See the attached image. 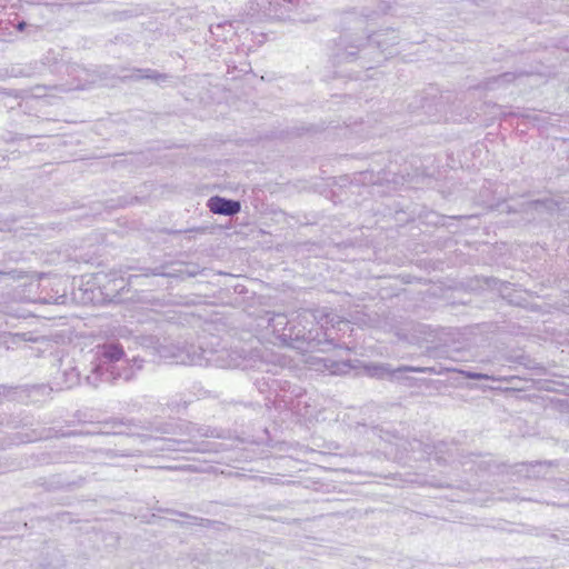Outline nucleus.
Wrapping results in <instances>:
<instances>
[{
	"label": "nucleus",
	"instance_id": "2",
	"mask_svg": "<svg viewBox=\"0 0 569 569\" xmlns=\"http://www.w3.org/2000/svg\"><path fill=\"white\" fill-rule=\"evenodd\" d=\"M90 365L84 381L91 387H98L100 382L133 379L137 371L141 370L143 360L138 357L129 360L120 343L109 341L96 347Z\"/></svg>",
	"mask_w": 569,
	"mask_h": 569
},
{
	"label": "nucleus",
	"instance_id": "24",
	"mask_svg": "<svg viewBox=\"0 0 569 569\" xmlns=\"http://www.w3.org/2000/svg\"><path fill=\"white\" fill-rule=\"evenodd\" d=\"M405 371H413V372H425L427 369L425 368H415V367H405Z\"/></svg>",
	"mask_w": 569,
	"mask_h": 569
},
{
	"label": "nucleus",
	"instance_id": "15",
	"mask_svg": "<svg viewBox=\"0 0 569 569\" xmlns=\"http://www.w3.org/2000/svg\"><path fill=\"white\" fill-rule=\"evenodd\" d=\"M458 373H460L466 379H475V380H496L493 376L476 372L471 370H458Z\"/></svg>",
	"mask_w": 569,
	"mask_h": 569
},
{
	"label": "nucleus",
	"instance_id": "1",
	"mask_svg": "<svg viewBox=\"0 0 569 569\" xmlns=\"http://www.w3.org/2000/svg\"><path fill=\"white\" fill-rule=\"evenodd\" d=\"M142 347L153 350L161 359L179 365L190 366H214L219 368H247L241 355L236 350L222 348H203L199 346L200 351H179L178 337L171 336L144 337L141 341Z\"/></svg>",
	"mask_w": 569,
	"mask_h": 569
},
{
	"label": "nucleus",
	"instance_id": "6",
	"mask_svg": "<svg viewBox=\"0 0 569 569\" xmlns=\"http://www.w3.org/2000/svg\"><path fill=\"white\" fill-rule=\"evenodd\" d=\"M61 279L58 277H50V276H41L39 280V286L42 289L50 287V292H48L46 296L39 298L43 303H56L61 305L64 303L67 299L66 289L61 288Z\"/></svg>",
	"mask_w": 569,
	"mask_h": 569
},
{
	"label": "nucleus",
	"instance_id": "5",
	"mask_svg": "<svg viewBox=\"0 0 569 569\" xmlns=\"http://www.w3.org/2000/svg\"><path fill=\"white\" fill-rule=\"evenodd\" d=\"M261 320L267 323L266 327L271 329L272 333H274L283 345L291 346L295 341H300V339L306 338L307 327L303 326L302 329L298 328L295 325V320L288 318L284 313L267 311Z\"/></svg>",
	"mask_w": 569,
	"mask_h": 569
},
{
	"label": "nucleus",
	"instance_id": "14",
	"mask_svg": "<svg viewBox=\"0 0 569 569\" xmlns=\"http://www.w3.org/2000/svg\"><path fill=\"white\" fill-rule=\"evenodd\" d=\"M530 207L537 211H553L555 209H559V203L555 201L553 199H546V200H537L530 203Z\"/></svg>",
	"mask_w": 569,
	"mask_h": 569
},
{
	"label": "nucleus",
	"instance_id": "4",
	"mask_svg": "<svg viewBox=\"0 0 569 569\" xmlns=\"http://www.w3.org/2000/svg\"><path fill=\"white\" fill-rule=\"evenodd\" d=\"M183 433L189 436V439H160V445L157 449L162 451H179V452H219L222 450L221 443L198 441V438H219L220 433L210 427H198L194 423L186 422L181 425Z\"/></svg>",
	"mask_w": 569,
	"mask_h": 569
},
{
	"label": "nucleus",
	"instance_id": "10",
	"mask_svg": "<svg viewBox=\"0 0 569 569\" xmlns=\"http://www.w3.org/2000/svg\"><path fill=\"white\" fill-rule=\"evenodd\" d=\"M291 319L295 320V325L298 328L302 329V327L306 326L307 329H308L306 338L305 339H300V341H306V340L312 339L311 331H312V327H313V322H315L316 316L311 311L302 310V311L293 312L291 315Z\"/></svg>",
	"mask_w": 569,
	"mask_h": 569
},
{
	"label": "nucleus",
	"instance_id": "23",
	"mask_svg": "<svg viewBox=\"0 0 569 569\" xmlns=\"http://www.w3.org/2000/svg\"><path fill=\"white\" fill-rule=\"evenodd\" d=\"M39 438H40V437H38V436H28V435H27L26 437H20V438H19V441H20V442H32V441L38 440Z\"/></svg>",
	"mask_w": 569,
	"mask_h": 569
},
{
	"label": "nucleus",
	"instance_id": "12",
	"mask_svg": "<svg viewBox=\"0 0 569 569\" xmlns=\"http://www.w3.org/2000/svg\"><path fill=\"white\" fill-rule=\"evenodd\" d=\"M62 381L61 382H57V386L60 388V389H70L74 386H77L78 383H80V380H81V373L79 372V370L77 368H69V369H64L63 372H62Z\"/></svg>",
	"mask_w": 569,
	"mask_h": 569
},
{
	"label": "nucleus",
	"instance_id": "22",
	"mask_svg": "<svg viewBox=\"0 0 569 569\" xmlns=\"http://www.w3.org/2000/svg\"><path fill=\"white\" fill-rule=\"evenodd\" d=\"M106 278H107V276L103 273H97L94 276V280H96L97 284H99L100 287L102 286L104 289H108L107 286L103 283V280Z\"/></svg>",
	"mask_w": 569,
	"mask_h": 569
},
{
	"label": "nucleus",
	"instance_id": "27",
	"mask_svg": "<svg viewBox=\"0 0 569 569\" xmlns=\"http://www.w3.org/2000/svg\"><path fill=\"white\" fill-rule=\"evenodd\" d=\"M60 566V561L57 560L56 563L49 562L48 567H51L52 569H57Z\"/></svg>",
	"mask_w": 569,
	"mask_h": 569
},
{
	"label": "nucleus",
	"instance_id": "21",
	"mask_svg": "<svg viewBox=\"0 0 569 569\" xmlns=\"http://www.w3.org/2000/svg\"><path fill=\"white\" fill-rule=\"evenodd\" d=\"M515 79V76L512 73H503V74H500L496 81L499 82V83H505V82H510Z\"/></svg>",
	"mask_w": 569,
	"mask_h": 569
},
{
	"label": "nucleus",
	"instance_id": "28",
	"mask_svg": "<svg viewBox=\"0 0 569 569\" xmlns=\"http://www.w3.org/2000/svg\"><path fill=\"white\" fill-rule=\"evenodd\" d=\"M346 19H347L349 22H351V20H353V19H355L353 13H349V14L347 16V18H346Z\"/></svg>",
	"mask_w": 569,
	"mask_h": 569
},
{
	"label": "nucleus",
	"instance_id": "26",
	"mask_svg": "<svg viewBox=\"0 0 569 569\" xmlns=\"http://www.w3.org/2000/svg\"><path fill=\"white\" fill-rule=\"evenodd\" d=\"M222 27H223V26L219 23V24H217V26H211V27H210V30H211V32H212V33H214V31H216V30H219V29H221Z\"/></svg>",
	"mask_w": 569,
	"mask_h": 569
},
{
	"label": "nucleus",
	"instance_id": "7",
	"mask_svg": "<svg viewBox=\"0 0 569 569\" xmlns=\"http://www.w3.org/2000/svg\"><path fill=\"white\" fill-rule=\"evenodd\" d=\"M208 208L212 213L232 217L240 212L241 204L238 200L214 196L208 200Z\"/></svg>",
	"mask_w": 569,
	"mask_h": 569
},
{
	"label": "nucleus",
	"instance_id": "3",
	"mask_svg": "<svg viewBox=\"0 0 569 569\" xmlns=\"http://www.w3.org/2000/svg\"><path fill=\"white\" fill-rule=\"evenodd\" d=\"M398 42V34L395 30L378 31L372 34L357 36L346 30L339 38L336 59L338 62L353 60L357 52H375L379 61L380 57L387 58L383 53Z\"/></svg>",
	"mask_w": 569,
	"mask_h": 569
},
{
	"label": "nucleus",
	"instance_id": "11",
	"mask_svg": "<svg viewBox=\"0 0 569 569\" xmlns=\"http://www.w3.org/2000/svg\"><path fill=\"white\" fill-rule=\"evenodd\" d=\"M126 78L149 79V80L157 82L158 84H162L164 82H168L172 77L170 74L160 73L157 70L147 68V69H137V70H134V74H132L130 77L126 76Z\"/></svg>",
	"mask_w": 569,
	"mask_h": 569
},
{
	"label": "nucleus",
	"instance_id": "20",
	"mask_svg": "<svg viewBox=\"0 0 569 569\" xmlns=\"http://www.w3.org/2000/svg\"><path fill=\"white\" fill-rule=\"evenodd\" d=\"M112 282H113V287L110 289L111 291L123 290L126 287V281L122 278L121 279L113 278Z\"/></svg>",
	"mask_w": 569,
	"mask_h": 569
},
{
	"label": "nucleus",
	"instance_id": "18",
	"mask_svg": "<svg viewBox=\"0 0 569 569\" xmlns=\"http://www.w3.org/2000/svg\"><path fill=\"white\" fill-rule=\"evenodd\" d=\"M385 12H386V8H385V7H383V8H380V11H379V12H378V11H375V10H370V11H369V10H367V9H366V11H363V12L361 13V18L357 19V21H356V22H357V24H359V27H360V26H362V24H363L365 20H366V21H367V20H373L378 14H380V13H385Z\"/></svg>",
	"mask_w": 569,
	"mask_h": 569
},
{
	"label": "nucleus",
	"instance_id": "16",
	"mask_svg": "<svg viewBox=\"0 0 569 569\" xmlns=\"http://www.w3.org/2000/svg\"><path fill=\"white\" fill-rule=\"evenodd\" d=\"M267 385L269 387V390L271 392H274L276 397L282 398L284 402H287V396L286 395H279L278 389L281 391H284V385H287V381H281L279 379H272L270 382L267 381Z\"/></svg>",
	"mask_w": 569,
	"mask_h": 569
},
{
	"label": "nucleus",
	"instance_id": "9",
	"mask_svg": "<svg viewBox=\"0 0 569 569\" xmlns=\"http://www.w3.org/2000/svg\"><path fill=\"white\" fill-rule=\"evenodd\" d=\"M395 446L402 452H411L416 460L423 459L426 456L431 453L430 446L422 443V441L418 439L407 440L397 438Z\"/></svg>",
	"mask_w": 569,
	"mask_h": 569
},
{
	"label": "nucleus",
	"instance_id": "8",
	"mask_svg": "<svg viewBox=\"0 0 569 569\" xmlns=\"http://www.w3.org/2000/svg\"><path fill=\"white\" fill-rule=\"evenodd\" d=\"M259 360H254V366L257 370L266 373H271L272 376L278 375L279 370H282L286 366V361L279 355L264 351L261 353Z\"/></svg>",
	"mask_w": 569,
	"mask_h": 569
},
{
	"label": "nucleus",
	"instance_id": "19",
	"mask_svg": "<svg viewBox=\"0 0 569 569\" xmlns=\"http://www.w3.org/2000/svg\"><path fill=\"white\" fill-rule=\"evenodd\" d=\"M178 350L179 351H200L199 346L190 343L187 338L178 337Z\"/></svg>",
	"mask_w": 569,
	"mask_h": 569
},
{
	"label": "nucleus",
	"instance_id": "17",
	"mask_svg": "<svg viewBox=\"0 0 569 569\" xmlns=\"http://www.w3.org/2000/svg\"><path fill=\"white\" fill-rule=\"evenodd\" d=\"M369 373L371 377L383 378L386 376H390L392 370L385 365H377L369 368Z\"/></svg>",
	"mask_w": 569,
	"mask_h": 569
},
{
	"label": "nucleus",
	"instance_id": "13",
	"mask_svg": "<svg viewBox=\"0 0 569 569\" xmlns=\"http://www.w3.org/2000/svg\"><path fill=\"white\" fill-rule=\"evenodd\" d=\"M1 342L7 346V348H13V346L18 345L21 341H36L37 339L32 337L31 333L22 332V333H11L3 332L0 335Z\"/></svg>",
	"mask_w": 569,
	"mask_h": 569
},
{
	"label": "nucleus",
	"instance_id": "25",
	"mask_svg": "<svg viewBox=\"0 0 569 569\" xmlns=\"http://www.w3.org/2000/svg\"><path fill=\"white\" fill-rule=\"evenodd\" d=\"M26 26H27V23L24 21L18 22L17 29L19 31H22V30H24Z\"/></svg>",
	"mask_w": 569,
	"mask_h": 569
}]
</instances>
